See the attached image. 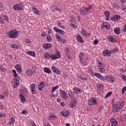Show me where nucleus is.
Wrapping results in <instances>:
<instances>
[{
	"label": "nucleus",
	"instance_id": "40",
	"mask_svg": "<svg viewBox=\"0 0 126 126\" xmlns=\"http://www.w3.org/2000/svg\"><path fill=\"white\" fill-rule=\"evenodd\" d=\"M60 87V86H55L54 87H53L52 89H51V93H54L56 90H57V89H58V88H59Z\"/></svg>",
	"mask_w": 126,
	"mask_h": 126
},
{
	"label": "nucleus",
	"instance_id": "18",
	"mask_svg": "<svg viewBox=\"0 0 126 126\" xmlns=\"http://www.w3.org/2000/svg\"><path fill=\"white\" fill-rule=\"evenodd\" d=\"M77 101L76 99H74L71 100L70 103V108H74L76 106Z\"/></svg>",
	"mask_w": 126,
	"mask_h": 126
},
{
	"label": "nucleus",
	"instance_id": "62",
	"mask_svg": "<svg viewBox=\"0 0 126 126\" xmlns=\"http://www.w3.org/2000/svg\"><path fill=\"white\" fill-rule=\"evenodd\" d=\"M95 76L97 77V78H99L100 76H101V74H100V73H95Z\"/></svg>",
	"mask_w": 126,
	"mask_h": 126
},
{
	"label": "nucleus",
	"instance_id": "64",
	"mask_svg": "<svg viewBox=\"0 0 126 126\" xmlns=\"http://www.w3.org/2000/svg\"><path fill=\"white\" fill-rule=\"evenodd\" d=\"M98 42H99L98 41V39H95L94 41V45H97L98 44Z\"/></svg>",
	"mask_w": 126,
	"mask_h": 126
},
{
	"label": "nucleus",
	"instance_id": "29",
	"mask_svg": "<svg viewBox=\"0 0 126 126\" xmlns=\"http://www.w3.org/2000/svg\"><path fill=\"white\" fill-rule=\"evenodd\" d=\"M114 32L115 34L119 35L121 33V29H120V28H116L114 29Z\"/></svg>",
	"mask_w": 126,
	"mask_h": 126
},
{
	"label": "nucleus",
	"instance_id": "25",
	"mask_svg": "<svg viewBox=\"0 0 126 126\" xmlns=\"http://www.w3.org/2000/svg\"><path fill=\"white\" fill-rule=\"evenodd\" d=\"M102 27L103 28H106V29H110V28H111V26H110V24L108 23H102Z\"/></svg>",
	"mask_w": 126,
	"mask_h": 126
},
{
	"label": "nucleus",
	"instance_id": "31",
	"mask_svg": "<svg viewBox=\"0 0 126 126\" xmlns=\"http://www.w3.org/2000/svg\"><path fill=\"white\" fill-rule=\"evenodd\" d=\"M44 72H46V73H48V74H50V73H52V71L51 70V69L49 68L48 67H44Z\"/></svg>",
	"mask_w": 126,
	"mask_h": 126
},
{
	"label": "nucleus",
	"instance_id": "45",
	"mask_svg": "<svg viewBox=\"0 0 126 126\" xmlns=\"http://www.w3.org/2000/svg\"><path fill=\"white\" fill-rule=\"evenodd\" d=\"M3 18L4 21H7V22H8L9 21V18H8V16H7V15H4L3 16Z\"/></svg>",
	"mask_w": 126,
	"mask_h": 126
},
{
	"label": "nucleus",
	"instance_id": "24",
	"mask_svg": "<svg viewBox=\"0 0 126 126\" xmlns=\"http://www.w3.org/2000/svg\"><path fill=\"white\" fill-rule=\"evenodd\" d=\"M19 97L20 98L21 102H22V103H24V102H25V101H26V99H25V96H24V95H23V94H19Z\"/></svg>",
	"mask_w": 126,
	"mask_h": 126
},
{
	"label": "nucleus",
	"instance_id": "8",
	"mask_svg": "<svg viewBox=\"0 0 126 126\" xmlns=\"http://www.w3.org/2000/svg\"><path fill=\"white\" fill-rule=\"evenodd\" d=\"M53 30L55 31V32H56V33H60V34H62V35H64L65 34V32H64V31L60 30L57 27H54L53 28Z\"/></svg>",
	"mask_w": 126,
	"mask_h": 126
},
{
	"label": "nucleus",
	"instance_id": "23",
	"mask_svg": "<svg viewBox=\"0 0 126 126\" xmlns=\"http://www.w3.org/2000/svg\"><path fill=\"white\" fill-rule=\"evenodd\" d=\"M15 68L18 72H22V69H21V65L20 64H17L15 66Z\"/></svg>",
	"mask_w": 126,
	"mask_h": 126
},
{
	"label": "nucleus",
	"instance_id": "20",
	"mask_svg": "<svg viewBox=\"0 0 126 126\" xmlns=\"http://www.w3.org/2000/svg\"><path fill=\"white\" fill-rule=\"evenodd\" d=\"M43 46L45 50H48V49H51L52 48V45L50 43H44Z\"/></svg>",
	"mask_w": 126,
	"mask_h": 126
},
{
	"label": "nucleus",
	"instance_id": "12",
	"mask_svg": "<svg viewBox=\"0 0 126 126\" xmlns=\"http://www.w3.org/2000/svg\"><path fill=\"white\" fill-rule=\"evenodd\" d=\"M106 80H107L108 82L113 83L114 81H115V78H114L113 76H107L106 77Z\"/></svg>",
	"mask_w": 126,
	"mask_h": 126
},
{
	"label": "nucleus",
	"instance_id": "3",
	"mask_svg": "<svg viewBox=\"0 0 126 126\" xmlns=\"http://www.w3.org/2000/svg\"><path fill=\"white\" fill-rule=\"evenodd\" d=\"M97 63L100 72H101V73H103V72H105V71L106 70V68L105 67V64H104L103 62L98 60L97 61Z\"/></svg>",
	"mask_w": 126,
	"mask_h": 126
},
{
	"label": "nucleus",
	"instance_id": "49",
	"mask_svg": "<svg viewBox=\"0 0 126 126\" xmlns=\"http://www.w3.org/2000/svg\"><path fill=\"white\" fill-rule=\"evenodd\" d=\"M65 54H66V56L67 57H69V50H68V49L67 48H66L65 49Z\"/></svg>",
	"mask_w": 126,
	"mask_h": 126
},
{
	"label": "nucleus",
	"instance_id": "47",
	"mask_svg": "<svg viewBox=\"0 0 126 126\" xmlns=\"http://www.w3.org/2000/svg\"><path fill=\"white\" fill-rule=\"evenodd\" d=\"M46 38L47 39L48 42L52 41V38H51V35L50 34H47Z\"/></svg>",
	"mask_w": 126,
	"mask_h": 126
},
{
	"label": "nucleus",
	"instance_id": "22",
	"mask_svg": "<svg viewBox=\"0 0 126 126\" xmlns=\"http://www.w3.org/2000/svg\"><path fill=\"white\" fill-rule=\"evenodd\" d=\"M96 88L98 91H102L104 89V85L102 84H98L96 86Z\"/></svg>",
	"mask_w": 126,
	"mask_h": 126
},
{
	"label": "nucleus",
	"instance_id": "56",
	"mask_svg": "<svg viewBox=\"0 0 126 126\" xmlns=\"http://www.w3.org/2000/svg\"><path fill=\"white\" fill-rule=\"evenodd\" d=\"M0 23L1 24H3L4 23V20L3 18L0 17Z\"/></svg>",
	"mask_w": 126,
	"mask_h": 126
},
{
	"label": "nucleus",
	"instance_id": "4",
	"mask_svg": "<svg viewBox=\"0 0 126 126\" xmlns=\"http://www.w3.org/2000/svg\"><path fill=\"white\" fill-rule=\"evenodd\" d=\"M123 106L124 104L123 103L115 104L112 107V111L113 113H117V112H119L121 108H123Z\"/></svg>",
	"mask_w": 126,
	"mask_h": 126
},
{
	"label": "nucleus",
	"instance_id": "34",
	"mask_svg": "<svg viewBox=\"0 0 126 126\" xmlns=\"http://www.w3.org/2000/svg\"><path fill=\"white\" fill-rule=\"evenodd\" d=\"M25 42L26 45H27V46H29L31 45V40H30V39H29L28 38L25 39Z\"/></svg>",
	"mask_w": 126,
	"mask_h": 126
},
{
	"label": "nucleus",
	"instance_id": "43",
	"mask_svg": "<svg viewBox=\"0 0 126 126\" xmlns=\"http://www.w3.org/2000/svg\"><path fill=\"white\" fill-rule=\"evenodd\" d=\"M15 79H14L13 81H17L19 82V80H20V77L17 75L14 76Z\"/></svg>",
	"mask_w": 126,
	"mask_h": 126
},
{
	"label": "nucleus",
	"instance_id": "6",
	"mask_svg": "<svg viewBox=\"0 0 126 126\" xmlns=\"http://www.w3.org/2000/svg\"><path fill=\"white\" fill-rule=\"evenodd\" d=\"M88 104L89 106H93L94 105H97L98 102H97V99L95 97H93L91 99L88 100Z\"/></svg>",
	"mask_w": 126,
	"mask_h": 126
},
{
	"label": "nucleus",
	"instance_id": "16",
	"mask_svg": "<svg viewBox=\"0 0 126 126\" xmlns=\"http://www.w3.org/2000/svg\"><path fill=\"white\" fill-rule=\"evenodd\" d=\"M31 92L32 94H37V92L35 90V84H32L31 87Z\"/></svg>",
	"mask_w": 126,
	"mask_h": 126
},
{
	"label": "nucleus",
	"instance_id": "37",
	"mask_svg": "<svg viewBox=\"0 0 126 126\" xmlns=\"http://www.w3.org/2000/svg\"><path fill=\"white\" fill-rule=\"evenodd\" d=\"M26 73H27V74H28L29 75H34V72L31 69L27 70Z\"/></svg>",
	"mask_w": 126,
	"mask_h": 126
},
{
	"label": "nucleus",
	"instance_id": "48",
	"mask_svg": "<svg viewBox=\"0 0 126 126\" xmlns=\"http://www.w3.org/2000/svg\"><path fill=\"white\" fill-rule=\"evenodd\" d=\"M121 121L122 122H125V121L126 120V115H123L121 116Z\"/></svg>",
	"mask_w": 126,
	"mask_h": 126
},
{
	"label": "nucleus",
	"instance_id": "13",
	"mask_svg": "<svg viewBox=\"0 0 126 126\" xmlns=\"http://www.w3.org/2000/svg\"><path fill=\"white\" fill-rule=\"evenodd\" d=\"M110 122L111 123L112 126H118L119 125L118 122H117V120H116V119L114 118L110 119Z\"/></svg>",
	"mask_w": 126,
	"mask_h": 126
},
{
	"label": "nucleus",
	"instance_id": "28",
	"mask_svg": "<svg viewBox=\"0 0 126 126\" xmlns=\"http://www.w3.org/2000/svg\"><path fill=\"white\" fill-rule=\"evenodd\" d=\"M26 54L29 55V56H31L32 57H34L35 55H36V53L34 51H28L26 52Z\"/></svg>",
	"mask_w": 126,
	"mask_h": 126
},
{
	"label": "nucleus",
	"instance_id": "5",
	"mask_svg": "<svg viewBox=\"0 0 126 126\" xmlns=\"http://www.w3.org/2000/svg\"><path fill=\"white\" fill-rule=\"evenodd\" d=\"M23 2H20L19 4H16L13 6L14 10H22L23 9Z\"/></svg>",
	"mask_w": 126,
	"mask_h": 126
},
{
	"label": "nucleus",
	"instance_id": "14",
	"mask_svg": "<svg viewBox=\"0 0 126 126\" xmlns=\"http://www.w3.org/2000/svg\"><path fill=\"white\" fill-rule=\"evenodd\" d=\"M111 51L106 50L102 52V55L104 57H111Z\"/></svg>",
	"mask_w": 126,
	"mask_h": 126
},
{
	"label": "nucleus",
	"instance_id": "54",
	"mask_svg": "<svg viewBox=\"0 0 126 126\" xmlns=\"http://www.w3.org/2000/svg\"><path fill=\"white\" fill-rule=\"evenodd\" d=\"M103 109H104V107L103 106V105H100L98 109V112H101Z\"/></svg>",
	"mask_w": 126,
	"mask_h": 126
},
{
	"label": "nucleus",
	"instance_id": "33",
	"mask_svg": "<svg viewBox=\"0 0 126 126\" xmlns=\"http://www.w3.org/2000/svg\"><path fill=\"white\" fill-rule=\"evenodd\" d=\"M81 91V90L77 88H75L73 89V92L74 94H78V92H80Z\"/></svg>",
	"mask_w": 126,
	"mask_h": 126
},
{
	"label": "nucleus",
	"instance_id": "35",
	"mask_svg": "<svg viewBox=\"0 0 126 126\" xmlns=\"http://www.w3.org/2000/svg\"><path fill=\"white\" fill-rule=\"evenodd\" d=\"M15 122V119L14 117H12L10 119V122L8 123V126H11V125L14 124Z\"/></svg>",
	"mask_w": 126,
	"mask_h": 126
},
{
	"label": "nucleus",
	"instance_id": "32",
	"mask_svg": "<svg viewBox=\"0 0 126 126\" xmlns=\"http://www.w3.org/2000/svg\"><path fill=\"white\" fill-rule=\"evenodd\" d=\"M43 57L45 60H50V59H51V55H50V54L48 53H45L43 55Z\"/></svg>",
	"mask_w": 126,
	"mask_h": 126
},
{
	"label": "nucleus",
	"instance_id": "21",
	"mask_svg": "<svg viewBox=\"0 0 126 126\" xmlns=\"http://www.w3.org/2000/svg\"><path fill=\"white\" fill-rule=\"evenodd\" d=\"M57 56L55 54H51V59H52V60H57V59H60V54H59V53H56Z\"/></svg>",
	"mask_w": 126,
	"mask_h": 126
},
{
	"label": "nucleus",
	"instance_id": "46",
	"mask_svg": "<svg viewBox=\"0 0 126 126\" xmlns=\"http://www.w3.org/2000/svg\"><path fill=\"white\" fill-rule=\"evenodd\" d=\"M51 8L52 11H57V9H58V7L56 6H51Z\"/></svg>",
	"mask_w": 126,
	"mask_h": 126
},
{
	"label": "nucleus",
	"instance_id": "7",
	"mask_svg": "<svg viewBox=\"0 0 126 126\" xmlns=\"http://www.w3.org/2000/svg\"><path fill=\"white\" fill-rule=\"evenodd\" d=\"M60 95L63 100H66L68 98L67 94L63 90H60Z\"/></svg>",
	"mask_w": 126,
	"mask_h": 126
},
{
	"label": "nucleus",
	"instance_id": "58",
	"mask_svg": "<svg viewBox=\"0 0 126 126\" xmlns=\"http://www.w3.org/2000/svg\"><path fill=\"white\" fill-rule=\"evenodd\" d=\"M70 26H71L72 27H73V28H75V29H76V28H77V26L72 24V23H70Z\"/></svg>",
	"mask_w": 126,
	"mask_h": 126
},
{
	"label": "nucleus",
	"instance_id": "15",
	"mask_svg": "<svg viewBox=\"0 0 126 126\" xmlns=\"http://www.w3.org/2000/svg\"><path fill=\"white\" fill-rule=\"evenodd\" d=\"M44 83H45L44 81L40 82L38 84V90H39V91H42V90H43V88L45 87V84Z\"/></svg>",
	"mask_w": 126,
	"mask_h": 126
},
{
	"label": "nucleus",
	"instance_id": "44",
	"mask_svg": "<svg viewBox=\"0 0 126 126\" xmlns=\"http://www.w3.org/2000/svg\"><path fill=\"white\" fill-rule=\"evenodd\" d=\"M11 47L12 49H19L18 45L17 44H12Z\"/></svg>",
	"mask_w": 126,
	"mask_h": 126
},
{
	"label": "nucleus",
	"instance_id": "19",
	"mask_svg": "<svg viewBox=\"0 0 126 126\" xmlns=\"http://www.w3.org/2000/svg\"><path fill=\"white\" fill-rule=\"evenodd\" d=\"M61 115L63 117H67L69 115V111L67 110H63L61 112Z\"/></svg>",
	"mask_w": 126,
	"mask_h": 126
},
{
	"label": "nucleus",
	"instance_id": "63",
	"mask_svg": "<svg viewBox=\"0 0 126 126\" xmlns=\"http://www.w3.org/2000/svg\"><path fill=\"white\" fill-rule=\"evenodd\" d=\"M3 94H4V96H8V92H7L6 91L3 92Z\"/></svg>",
	"mask_w": 126,
	"mask_h": 126
},
{
	"label": "nucleus",
	"instance_id": "2",
	"mask_svg": "<svg viewBox=\"0 0 126 126\" xmlns=\"http://www.w3.org/2000/svg\"><path fill=\"white\" fill-rule=\"evenodd\" d=\"M84 57V53L81 52L79 54V61L83 66H86V65H88V63L85 61V59H83V57Z\"/></svg>",
	"mask_w": 126,
	"mask_h": 126
},
{
	"label": "nucleus",
	"instance_id": "50",
	"mask_svg": "<svg viewBox=\"0 0 126 126\" xmlns=\"http://www.w3.org/2000/svg\"><path fill=\"white\" fill-rule=\"evenodd\" d=\"M84 8H85V10L88 12L89 9H91V8H92V6L88 5L86 7H84Z\"/></svg>",
	"mask_w": 126,
	"mask_h": 126
},
{
	"label": "nucleus",
	"instance_id": "9",
	"mask_svg": "<svg viewBox=\"0 0 126 126\" xmlns=\"http://www.w3.org/2000/svg\"><path fill=\"white\" fill-rule=\"evenodd\" d=\"M81 34L82 36H85V37H89L90 33H88L86 30L84 29H82L81 31Z\"/></svg>",
	"mask_w": 126,
	"mask_h": 126
},
{
	"label": "nucleus",
	"instance_id": "17",
	"mask_svg": "<svg viewBox=\"0 0 126 126\" xmlns=\"http://www.w3.org/2000/svg\"><path fill=\"white\" fill-rule=\"evenodd\" d=\"M110 19H111V20H114V21H118L120 20V19H121V16L119 15H115L114 17H111Z\"/></svg>",
	"mask_w": 126,
	"mask_h": 126
},
{
	"label": "nucleus",
	"instance_id": "55",
	"mask_svg": "<svg viewBox=\"0 0 126 126\" xmlns=\"http://www.w3.org/2000/svg\"><path fill=\"white\" fill-rule=\"evenodd\" d=\"M99 79H101V80H102V81H105V77L104 76H103V75H100V76H99V78H98Z\"/></svg>",
	"mask_w": 126,
	"mask_h": 126
},
{
	"label": "nucleus",
	"instance_id": "11",
	"mask_svg": "<svg viewBox=\"0 0 126 126\" xmlns=\"http://www.w3.org/2000/svg\"><path fill=\"white\" fill-rule=\"evenodd\" d=\"M76 38L77 42H78L79 43H81L82 44H83V43H84L83 38L81 37V35H80V34H77L76 36Z\"/></svg>",
	"mask_w": 126,
	"mask_h": 126
},
{
	"label": "nucleus",
	"instance_id": "52",
	"mask_svg": "<svg viewBox=\"0 0 126 126\" xmlns=\"http://www.w3.org/2000/svg\"><path fill=\"white\" fill-rule=\"evenodd\" d=\"M112 93H113V92H108L105 95V97L106 98H108V97H110V96H111V95H112Z\"/></svg>",
	"mask_w": 126,
	"mask_h": 126
},
{
	"label": "nucleus",
	"instance_id": "1",
	"mask_svg": "<svg viewBox=\"0 0 126 126\" xmlns=\"http://www.w3.org/2000/svg\"><path fill=\"white\" fill-rule=\"evenodd\" d=\"M7 36L11 39H15L18 37V31L14 30L12 31H9L7 32Z\"/></svg>",
	"mask_w": 126,
	"mask_h": 126
},
{
	"label": "nucleus",
	"instance_id": "26",
	"mask_svg": "<svg viewBox=\"0 0 126 126\" xmlns=\"http://www.w3.org/2000/svg\"><path fill=\"white\" fill-rule=\"evenodd\" d=\"M77 78L78 80H79V81H81V80L83 81H87V78L82 77V76L81 75H78Z\"/></svg>",
	"mask_w": 126,
	"mask_h": 126
},
{
	"label": "nucleus",
	"instance_id": "57",
	"mask_svg": "<svg viewBox=\"0 0 126 126\" xmlns=\"http://www.w3.org/2000/svg\"><path fill=\"white\" fill-rule=\"evenodd\" d=\"M22 114H23V115H27V114H28V111L26 109L25 110L22 111Z\"/></svg>",
	"mask_w": 126,
	"mask_h": 126
},
{
	"label": "nucleus",
	"instance_id": "41",
	"mask_svg": "<svg viewBox=\"0 0 126 126\" xmlns=\"http://www.w3.org/2000/svg\"><path fill=\"white\" fill-rule=\"evenodd\" d=\"M55 37L56 38V40H57L58 42H61L62 41V38H61V36H60V35H59V34L56 33L55 34Z\"/></svg>",
	"mask_w": 126,
	"mask_h": 126
},
{
	"label": "nucleus",
	"instance_id": "39",
	"mask_svg": "<svg viewBox=\"0 0 126 126\" xmlns=\"http://www.w3.org/2000/svg\"><path fill=\"white\" fill-rule=\"evenodd\" d=\"M19 85V82L14 81V84L13 85V88H16L18 87Z\"/></svg>",
	"mask_w": 126,
	"mask_h": 126
},
{
	"label": "nucleus",
	"instance_id": "30",
	"mask_svg": "<svg viewBox=\"0 0 126 126\" xmlns=\"http://www.w3.org/2000/svg\"><path fill=\"white\" fill-rule=\"evenodd\" d=\"M108 40L111 43H115V37L112 36H108L107 37Z\"/></svg>",
	"mask_w": 126,
	"mask_h": 126
},
{
	"label": "nucleus",
	"instance_id": "42",
	"mask_svg": "<svg viewBox=\"0 0 126 126\" xmlns=\"http://www.w3.org/2000/svg\"><path fill=\"white\" fill-rule=\"evenodd\" d=\"M117 52H119V49H118V48L112 49L110 51V53H112V54H115V53H117Z\"/></svg>",
	"mask_w": 126,
	"mask_h": 126
},
{
	"label": "nucleus",
	"instance_id": "27",
	"mask_svg": "<svg viewBox=\"0 0 126 126\" xmlns=\"http://www.w3.org/2000/svg\"><path fill=\"white\" fill-rule=\"evenodd\" d=\"M104 14L106 16V20H109V19H110V12L108 11H105L104 12Z\"/></svg>",
	"mask_w": 126,
	"mask_h": 126
},
{
	"label": "nucleus",
	"instance_id": "60",
	"mask_svg": "<svg viewBox=\"0 0 126 126\" xmlns=\"http://www.w3.org/2000/svg\"><path fill=\"white\" fill-rule=\"evenodd\" d=\"M126 91V87H124L122 90V94H124Z\"/></svg>",
	"mask_w": 126,
	"mask_h": 126
},
{
	"label": "nucleus",
	"instance_id": "10",
	"mask_svg": "<svg viewBox=\"0 0 126 126\" xmlns=\"http://www.w3.org/2000/svg\"><path fill=\"white\" fill-rule=\"evenodd\" d=\"M51 67L52 70L55 73H56L58 75H59V74H61V70L57 68L55 65H53Z\"/></svg>",
	"mask_w": 126,
	"mask_h": 126
},
{
	"label": "nucleus",
	"instance_id": "51",
	"mask_svg": "<svg viewBox=\"0 0 126 126\" xmlns=\"http://www.w3.org/2000/svg\"><path fill=\"white\" fill-rule=\"evenodd\" d=\"M34 14H38V15H40V12L38 10L37 8L35 9V10L34 11Z\"/></svg>",
	"mask_w": 126,
	"mask_h": 126
},
{
	"label": "nucleus",
	"instance_id": "36",
	"mask_svg": "<svg viewBox=\"0 0 126 126\" xmlns=\"http://www.w3.org/2000/svg\"><path fill=\"white\" fill-rule=\"evenodd\" d=\"M80 12L81 14H83V15H86L88 13V12L86 11V10L85 9V8H82L80 10Z\"/></svg>",
	"mask_w": 126,
	"mask_h": 126
},
{
	"label": "nucleus",
	"instance_id": "38",
	"mask_svg": "<svg viewBox=\"0 0 126 126\" xmlns=\"http://www.w3.org/2000/svg\"><path fill=\"white\" fill-rule=\"evenodd\" d=\"M88 72L90 73L91 75L94 74L93 73V69L92 67H88Z\"/></svg>",
	"mask_w": 126,
	"mask_h": 126
},
{
	"label": "nucleus",
	"instance_id": "61",
	"mask_svg": "<svg viewBox=\"0 0 126 126\" xmlns=\"http://www.w3.org/2000/svg\"><path fill=\"white\" fill-rule=\"evenodd\" d=\"M44 126H51V125L49 124L48 122H46L45 123H44Z\"/></svg>",
	"mask_w": 126,
	"mask_h": 126
},
{
	"label": "nucleus",
	"instance_id": "59",
	"mask_svg": "<svg viewBox=\"0 0 126 126\" xmlns=\"http://www.w3.org/2000/svg\"><path fill=\"white\" fill-rule=\"evenodd\" d=\"M0 70L1 71H5V68L3 67L2 65L0 66Z\"/></svg>",
	"mask_w": 126,
	"mask_h": 126
},
{
	"label": "nucleus",
	"instance_id": "53",
	"mask_svg": "<svg viewBox=\"0 0 126 126\" xmlns=\"http://www.w3.org/2000/svg\"><path fill=\"white\" fill-rule=\"evenodd\" d=\"M57 53H58V54H59L60 58H62V55L61 54V52H60V51H59V50H56V51L55 53L54 54V55H55V56H58V54H57Z\"/></svg>",
	"mask_w": 126,
	"mask_h": 126
}]
</instances>
